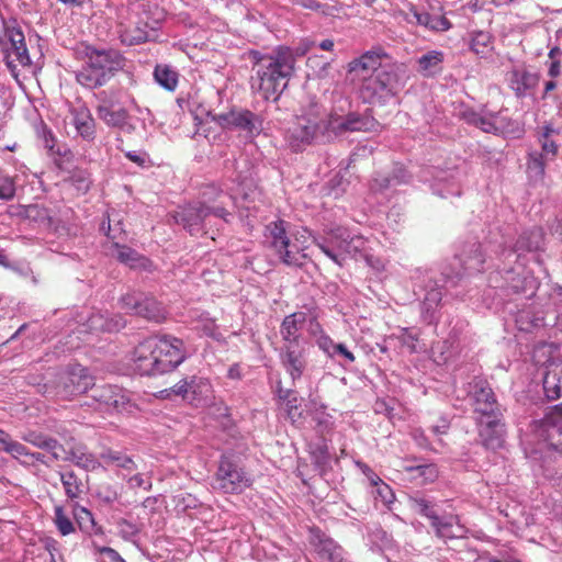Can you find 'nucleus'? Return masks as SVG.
Returning <instances> with one entry per match:
<instances>
[{"label":"nucleus","instance_id":"obj_19","mask_svg":"<svg viewBox=\"0 0 562 562\" xmlns=\"http://www.w3.org/2000/svg\"><path fill=\"white\" fill-rule=\"evenodd\" d=\"M212 386L207 379L202 376L192 375L184 378L176 383L170 390H164L162 393H173L175 395L181 396L183 400H188L190 403L195 405L203 401H206L211 395Z\"/></svg>","mask_w":562,"mask_h":562},{"label":"nucleus","instance_id":"obj_30","mask_svg":"<svg viewBox=\"0 0 562 562\" xmlns=\"http://www.w3.org/2000/svg\"><path fill=\"white\" fill-rule=\"evenodd\" d=\"M437 537L441 539L462 538L467 529L460 524V519L456 515L439 516L431 525Z\"/></svg>","mask_w":562,"mask_h":562},{"label":"nucleus","instance_id":"obj_11","mask_svg":"<svg viewBox=\"0 0 562 562\" xmlns=\"http://www.w3.org/2000/svg\"><path fill=\"white\" fill-rule=\"evenodd\" d=\"M120 306L131 315L139 316L154 323H161L167 317L165 306L154 296L144 292H127L121 296Z\"/></svg>","mask_w":562,"mask_h":562},{"label":"nucleus","instance_id":"obj_35","mask_svg":"<svg viewBox=\"0 0 562 562\" xmlns=\"http://www.w3.org/2000/svg\"><path fill=\"white\" fill-rule=\"evenodd\" d=\"M112 255L122 263L130 266L131 268L147 269L149 260L138 254L135 249L120 245L119 243L113 244Z\"/></svg>","mask_w":562,"mask_h":562},{"label":"nucleus","instance_id":"obj_23","mask_svg":"<svg viewBox=\"0 0 562 562\" xmlns=\"http://www.w3.org/2000/svg\"><path fill=\"white\" fill-rule=\"evenodd\" d=\"M280 357L283 367L292 380L300 379L306 368L304 350L297 344L285 345Z\"/></svg>","mask_w":562,"mask_h":562},{"label":"nucleus","instance_id":"obj_17","mask_svg":"<svg viewBox=\"0 0 562 562\" xmlns=\"http://www.w3.org/2000/svg\"><path fill=\"white\" fill-rule=\"evenodd\" d=\"M475 422L480 442L485 449L496 451L504 447L506 429L502 412L494 416L475 417Z\"/></svg>","mask_w":562,"mask_h":562},{"label":"nucleus","instance_id":"obj_41","mask_svg":"<svg viewBox=\"0 0 562 562\" xmlns=\"http://www.w3.org/2000/svg\"><path fill=\"white\" fill-rule=\"evenodd\" d=\"M154 78L167 91H175L179 81L178 72L169 65H157L154 70Z\"/></svg>","mask_w":562,"mask_h":562},{"label":"nucleus","instance_id":"obj_28","mask_svg":"<svg viewBox=\"0 0 562 562\" xmlns=\"http://www.w3.org/2000/svg\"><path fill=\"white\" fill-rule=\"evenodd\" d=\"M515 121L503 115L502 111H499L498 113L490 114L488 116H481L476 127L485 133L502 136L506 133L513 132L515 130Z\"/></svg>","mask_w":562,"mask_h":562},{"label":"nucleus","instance_id":"obj_22","mask_svg":"<svg viewBox=\"0 0 562 562\" xmlns=\"http://www.w3.org/2000/svg\"><path fill=\"white\" fill-rule=\"evenodd\" d=\"M557 153V143H541V151L531 150L529 153V160L527 165L529 178L532 180L542 179L546 161L552 159Z\"/></svg>","mask_w":562,"mask_h":562},{"label":"nucleus","instance_id":"obj_61","mask_svg":"<svg viewBox=\"0 0 562 562\" xmlns=\"http://www.w3.org/2000/svg\"><path fill=\"white\" fill-rule=\"evenodd\" d=\"M366 239L362 236L358 235H351L349 233V240H348V257L356 256L357 254L364 250L366 247Z\"/></svg>","mask_w":562,"mask_h":562},{"label":"nucleus","instance_id":"obj_58","mask_svg":"<svg viewBox=\"0 0 562 562\" xmlns=\"http://www.w3.org/2000/svg\"><path fill=\"white\" fill-rule=\"evenodd\" d=\"M117 530L124 540H132L139 531L135 524L123 518L117 521Z\"/></svg>","mask_w":562,"mask_h":562},{"label":"nucleus","instance_id":"obj_8","mask_svg":"<svg viewBox=\"0 0 562 562\" xmlns=\"http://www.w3.org/2000/svg\"><path fill=\"white\" fill-rule=\"evenodd\" d=\"M231 214L222 206L211 207L205 204H189L181 207L175 215L178 224L182 225L191 235L206 234L210 217L215 216L228 222Z\"/></svg>","mask_w":562,"mask_h":562},{"label":"nucleus","instance_id":"obj_40","mask_svg":"<svg viewBox=\"0 0 562 562\" xmlns=\"http://www.w3.org/2000/svg\"><path fill=\"white\" fill-rule=\"evenodd\" d=\"M0 451L9 453L12 458L21 462V458L27 460L30 450L21 442L13 440L8 432L1 429Z\"/></svg>","mask_w":562,"mask_h":562},{"label":"nucleus","instance_id":"obj_54","mask_svg":"<svg viewBox=\"0 0 562 562\" xmlns=\"http://www.w3.org/2000/svg\"><path fill=\"white\" fill-rule=\"evenodd\" d=\"M543 390L546 396L550 401H555L561 397V387L559 385V379L555 373H547L543 379Z\"/></svg>","mask_w":562,"mask_h":562},{"label":"nucleus","instance_id":"obj_21","mask_svg":"<svg viewBox=\"0 0 562 562\" xmlns=\"http://www.w3.org/2000/svg\"><path fill=\"white\" fill-rule=\"evenodd\" d=\"M312 544L318 557L327 562H349L345 550L335 540L317 532L313 536Z\"/></svg>","mask_w":562,"mask_h":562},{"label":"nucleus","instance_id":"obj_47","mask_svg":"<svg viewBox=\"0 0 562 562\" xmlns=\"http://www.w3.org/2000/svg\"><path fill=\"white\" fill-rule=\"evenodd\" d=\"M48 155L59 169H66L70 162L72 154L66 143H52L47 148Z\"/></svg>","mask_w":562,"mask_h":562},{"label":"nucleus","instance_id":"obj_9","mask_svg":"<svg viewBox=\"0 0 562 562\" xmlns=\"http://www.w3.org/2000/svg\"><path fill=\"white\" fill-rule=\"evenodd\" d=\"M213 121L223 130L236 131L249 138L260 136L263 131V117L248 109H231L226 113L213 116Z\"/></svg>","mask_w":562,"mask_h":562},{"label":"nucleus","instance_id":"obj_37","mask_svg":"<svg viewBox=\"0 0 562 562\" xmlns=\"http://www.w3.org/2000/svg\"><path fill=\"white\" fill-rule=\"evenodd\" d=\"M419 333L409 328H401L398 334H392L386 337L384 342L395 345L398 342L400 347L406 348L411 353L418 351Z\"/></svg>","mask_w":562,"mask_h":562},{"label":"nucleus","instance_id":"obj_25","mask_svg":"<svg viewBox=\"0 0 562 562\" xmlns=\"http://www.w3.org/2000/svg\"><path fill=\"white\" fill-rule=\"evenodd\" d=\"M147 27V22L139 16L131 18L126 23L120 24V38L122 43L131 46L144 43L148 38Z\"/></svg>","mask_w":562,"mask_h":562},{"label":"nucleus","instance_id":"obj_45","mask_svg":"<svg viewBox=\"0 0 562 562\" xmlns=\"http://www.w3.org/2000/svg\"><path fill=\"white\" fill-rule=\"evenodd\" d=\"M409 177L403 168H398L392 178L385 176H376L372 179L370 188L373 191L386 189L393 184H402L408 182Z\"/></svg>","mask_w":562,"mask_h":562},{"label":"nucleus","instance_id":"obj_55","mask_svg":"<svg viewBox=\"0 0 562 562\" xmlns=\"http://www.w3.org/2000/svg\"><path fill=\"white\" fill-rule=\"evenodd\" d=\"M445 179H439L435 186H434V192L442 198H448V196H459L461 194V190H460V187L457 182L454 181H445V184H442L441 182H443Z\"/></svg>","mask_w":562,"mask_h":562},{"label":"nucleus","instance_id":"obj_27","mask_svg":"<svg viewBox=\"0 0 562 562\" xmlns=\"http://www.w3.org/2000/svg\"><path fill=\"white\" fill-rule=\"evenodd\" d=\"M69 124L75 127L77 135L82 138L91 137L94 134V120L85 105L80 104L70 110Z\"/></svg>","mask_w":562,"mask_h":562},{"label":"nucleus","instance_id":"obj_60","mask_svg":"<svg viewBox=\"0 0 562 562\" xmlns=\"http://www.w3.org/2000/svg\"><path fill=\"white\" fill-rule=\"evenodd\" d=\"M316 345L329 358H334V351L338 344L334 342V340L328 335L322 334L316 338Z\"/></svg>","mask_w":562,"mask_h":562},{"label":"nucleus","instance_id":"obj_51","mask_svg":"<svg viewBox=\"0 0 562 562\" xmlns=\"http://www.w3.org/2000/svg\"><path fill=\"white\" fill-rule=\"evenodd\" d=\"M406 471L412 474V477L420 479L422 483L432 482L438 476L437 468L432 463L407 467Z\"/></svg>","mask_w":562,"mask_h":562},{"label":"nucleus","instance_id":"obj_38","mask_svg":"<svg viewBox=\"0 0 562 562\" xmlns=\"http://www.w3.org/2000/svg\"><path fill=\"white\" fill-rule=\"evenodd\" d=\"M100 458L106 467L114 465L127 471L136 470L134 460L122 451L106 449L100 454Z\"/></svg>","mask_w":562,"mask_h":562},{"label":"nucleus","instance_id":"obj_12","mask_svg":"<svg viewBox=\"0 0 562 562\" xmlns=\"http://www.w3.org/2000/svg\"><path fill=\"white\" fill-rule=\"evenodd\" d=\"M93 385V376L89 374L87 368L78 363L70 364L66 371L60 374L54 395L60 400L70 401L86 393Z\"/></svg>","mask_w":562,"mask_h":562},{"label":"nucleus","instance_id":"obj_44","mask_svg":"<svg viewBox=\"0 0 562 562\" xmlns=\"http://www.w3.org/2000/svg\"><path fill=\"white\" fill-rule=\"evenodd\" d=\"M324 128L316 121V119L310 116H300L296 121V134L300 137V140H308L310 138H315L318 136L319 131Z\"/></svg>","mask_w":562,"mask_h":562},{"label":"nucleus","instance_id":"obj_24","mask_svg":"<svg viewBox=\"0 0 562 562\" xmlns=\"http://www.w3.org/2000/svg\"><path fill=\"white\" fill-rule=\"evenodd\" d=\"M456 259L462 268V272H458L457 277L480 272L484 263V257L481 252V245L476 241L463 247Z\"/></svg>","mask_w":562,"mask_h":562},{"label":"nucleus","instance_id":"obj_3","mask_svg":"<svg viewBox=\"0 0 562 562\" xmlns=\"http://www.w3.org/2000/svg\"><path fill=\"white\" fill-rule=\"evenodd\" d=\"M85 64L77 72V81L89 89L104 86L126 64V58L114 48H103L86 45L83 50Z\"/></svg>","mask_w":562,"mask_h":562},{"label":"nucleus","instance_id":"obj_6","mask_svg":"<svg viewBox=\"0 0 562 562\" xmlns=\"http://www.w3.org/2000/svg\"><path fill=\"white\" fill-rule=\"evenodd\" d=\"M0 49L12 76L18 79L19 67L30 69L32 61L26 48L25 37L15 21L4 23L0 32Z\"/></svg>","mask_w":562,"mask_h":562},{"label":"nucleus","instance_id":"obj_14","mask_svg":"<svg viewBox=\"0 0 562 562\" xmlns=\"http://www.w3.org/2000/svg\"><path fill=\"white\" fill-rule=\"evenodd\" d=\"M547 440L557 452L554 462L557 469L551 468L547 460L543 462V474L550 480L562 479V409H557L542 420Z\"/></svg>","mask_w":562,"mask_h":562},{"label":"nucleus","instance_id":"obj_50","mask_svg":"<svg viewBox=\"0 0 562 562\" xmlns=\"http://www.w3.org/2000/svg\"><path fill=\"white\" fill-rule=\"evenodd\" d=\"M60 481L69 498L74 499L80 495L81 482L72 471L60 473Z\"/></svg>","mask_w":562,"mask_h":562},{"label":"nucleus","instance_id":"obj_31","mask_svg":"<svg viewBox=\"0 0 562 562\" xmlns=\"http://www.w3.org/2000/svg\"><path fill=\"white\" fill-rule=\"evenodd\" d=\"M407 20L418 25L425 26L431 31L445 32L451 27L450 21L443 14H429L428 12H419L416 8H411Z\"/></svg>","mask_w":562,"mask_h":562},{"label":"nucleus","instance_id":"obj_5","mask_svg":"<svg viewBox=\"0 0 562 562\" xmlns=\"http://www.w3.org/2000/svg\"><path fill=\"white\" fill-rule=\"evenodd\" d=\"M289 223L278 220L269 223L265 229L267 247L288 267H302L306 259L305 248L299 240H291L288 234Z\"/></svg>","mask_w":562,"mask_h":562},{"label":"nucleus","instance_id":"obj_48","mask_svg":"<svg viewBox=\"0 0 562 562\" xmlns=\"http://www.w3.org/2000/svg\"><path fill=\"white\" fill-rule=\"evenodd\" d=\"M98 114L108 125L121 126L125 123L127 112L124 109H113L110 105H100Z\"/></svg>","mask_w":562,"mask_h":562},{"label":"nucleus","instance_id":"obj_43","mask_svg":"<svg viewBox=\"0 0 562 562\" xmlns=\"http://www.w3.org/2000/svg\"><path fill=\"white\" fill-rule=\"evenodd\" d=\"M350 184V172L348 167L344 170L338 171L327 182L326 190L327 194L335 199L341 196Z\"/></svg>","mask_w":562,"mask_h":562},{"label":"nucleus","instance_id":"obj_2","mask_svg":"<svg viewBox=\"0 0 562 562\" xmlns=\"http://www.w3.org/2000/svg\"><path fill=\"white\" fill-rule=\"evenodd\" d=\"M184 344L181 339L162 336L148 337L132 351L131 363L140 375H157L175 370L186 359Z\"/></svg>","mask_w":562,"mask_h":562},{"label":"nucleus","instance_id":"obj_15","mask_svg":"<svg viewBox=\"0 0 562 562\" xmlns=\"http://www.w3.org/2000/svg\"><path fill=\"white\" fill-rule=\"evenodd\" d=\"M378 127L379 122L372 116L358 115L355 113L348 114L347 116L330 114L324 125L328 137H342L353 132H372L376 131Z\"/></svg>","mask_w":562,"mask_h":562},{"label":"nucleus","instance_id":"obj_52","mask_svg":"<svg viewBox=\"0 0 562 562\" xmlns=\"http://www.w3.org/2000/svg\"><path fill=\"white\" fill-rule=\"evenodd\" d=\"M54 514H55L54 522H55L58 531L63 536H67V535H70L71 532H74V530H75L74 524L70 520V518L65 514L61 506H56Z\"/></svg>","mask_w":562,"mask_h":562},{"label":"nucleus","instance_id":"obj_26","mask_svg":"<svg viewBox=\"0 0 562 562\" xmlns=\"http://www.w3.org/2000/svg\"><path fill=\"white\" fill-rule=\"evenodd\" d=\"M21 438L25 442H29L38 449H43L49 452L52 461H59L61 458V452H65L64 446L57 439L43 432L29 430L24 432Z\"/></svg>","mask_w":562,"mask_h":562},{"label":"nucleus","instance_id":"obj_57","mask_svg":"<svg viewBox=\"0 0 562 562\" xmlns=\"http://www.w3.org/2000/svg\"><path fill=\"white\" fill-rule=\"evenodd\" d=\"M375 490L372 491L375 494V498H380L384 505H389L394 501V494L391 487L382 480L372 485Z\"/></svg>","mask_w":562,"mask_h":562},{"label":"nucleus","instance_id":"obj_16","mask_svg":"<svg viewBox=\"0 0 562 562\" xmlns=\"http://www.w3.org/2000/svg\"><path fill=\"white\" fill-rule=\"evenodd\" d=\"M467 393L475 417L494 416L499 414L501 407L490 383L482 378H474L468 383Z\"/></svg>","mask_w":562,"mask_h":562},{"label":"nucleus","instance_id":"obj_42","mask_svg":"<svg viewBox=\"0 0 562 562\" xmlns=\"http://www.w3.org/2000/svg\"><path fill=\"white\" fill-rule=\"evenodd\" d=\"M470 48L475 55L482 58L491 56L494 48L492 35L483 31L475 32L472 35Z\"/></svg>","mask_w":562,"mask_h":562},{"label":"nucleus","instance_id":"obj_4","mask_svg":"<svg viewBox=\"0 0 562 562\" xmlns=\"http://www.w3.org/2000/svg\"><path fill=\"white\" fill-rule=\"evenodd\" d=\"M543 241L544 234L542 228L533 227L532 229L526 231L520 235L514 249L503 251V256L506 260L510 262L512 257H515V260L518 265L516 268H509L508 270H505V283L501 286L507 288L515 293L526 292L528 289L533 288L535 280L531 277L522 274V272L518 271L517 269L524 266V263H519V260L522 258V252L540 250L543 246Z\"/></svg>","mask_w":562,"mask_h":562},{"label":"nucleus","instance_id":"obj_33","mask_svg":"<svg viewBox=\"0 0 562 562\" xmlns=\"http://www.w3.org/2000/svg\"><path fill=\"white\" fill-rule=\"evenodd\" d=\"M306 321V314L304 312H295L284 317L280 334L286 345L297 344L300 337V330Z\"/></svg>","mask_w":562,"mask_h":562},{"label":"nucleus","instance_id":"obj_63","mask_svg":"<svg viewBox=\"0 0 562 562\" xmlns=\"http://www.w3.org/2000/svg\"><path fill=\"white\" fill-rule=\"evenodd\" d=\"M313 420L316 423V427L319 432L327 431L333 427L331 417L328 414L316 413Z\"/></svg>","mask_w":562,"mask_h":562},{"label":"nucleus","instance_id":"obj_10","mask_svg":"<svg viewBox=\"0 0 562 562\" xmlns=\"http://www.w3.org/2000/svg\"><path fill=\"white\" fill-rule=\"evenodd\" d=\"M359 93L363 102H380L383 98L395 94L398 83L396 66L391 68L384 67L375 72V75H370L359 80Z\"/></svg>","mask_w":562,"mask_h":562},{"label":"nucleus","instance_id":"obj_13","mask_svg":"<svg viewBox=\"0 0 562 562\" xmlns=\"http://www.w3.org/2000/svg\"><path fill=\"white\" fill-rule=\"evenodd\" d=\"M396 66L392 57L382 48L373 47L364 52L360 57L352 59L347 67L351 81L356 82L370 75H375L384 67Z\"/></svg>","mask_w":562,"mask_h":562},{"label":"nucleus","instance_id":"obj_29","mask_svg":"<svg viewBox=\"0 0 562 562\" xmlns=\"http://www.w3.org/2000/svg\"><path fill=\"white\" fill-rule=\"evenodd\" d=\"M59 461H70L86 471H95L102 467L101 461L85 446H75L68 452L65 450Z\"/></svg>","mask_w":562,"mask_h":562},{"label":"nucleus","instance_id":"obj_20","mask_svg":"<svg viewBox=\"0 0 562 562\" xmlns=\"http://www.w3.org/2000/svg\"><path fill=\"white\" fill-rule=\"evenodd\" d=\"M349 231L337 227L329 232L327 237L315 240L316 246L338 266H342L348 257Z\"/></svg>","mask_w":562,"mask_h":562},{"label":"nucleus","instance_id":"obj_1","mask_svg":"<svg viewBox=\"0 0 562 562\" xmlns=\"http://www.w3.org/2000/svg\"><path fill=\"white\" fill-rule=\"evenodd\" d=\"M248 59L251 63V91L266 101H277L294 74V59L290 47L280 45L270 54L251 49L248 52Z\"/></svg>","mask_w":562,"mask_h":562},{"label":"nucleus","instance_id":"obj_49","mask_svg":"<svg viewBox=\"0 0 562 562\" xmlns=\"http://www.w3.org/2000/svg\"><path fill=\"white\" fill-rule=\"evenodd\" d=\"M411 507L422 516L427 517L430 520V525H432L437 518L439 517L435 506L428 499L424 497H411L409 499Z\"/></svg>","mask_w":562,"mask_h":562},{"label":"nucleus","instance_id":"obj_18","mask_svg":"<svg viewBox=\"0 0 562 562\" xmlns=\"http://www.w3.org/2000/svg\"><path fill=\"white\" fill-rule=\"evenodd\" d=\"M92 389L91 398L94 401L95 409L102 412H123L130 404L127 393L116 385H100Z\"/></svg>","mask_w":562,"mask_h":562},{"label":"nucleus","instance_id":"obj_53","mask_svg":"<svg viewBox=\"0 0 562 562\" xmlns=\"http://www.w3.org/2000/svg\"><path fill=\"white\" fill-rule=\"evenodd\" d=\"M516 324L519 330L530 331L532 328L541 327L546 325L543 317H529V313L526 311L520 312L516 317Z\"/></svg>","mask_w":562,"mask_h":562},{"label":"nucleus","instance_id":"obj_39","mask_svg":"<svg viewBox=\"0 0 562 562\" xmlns=\"http://www.w3.org/2000/svg\"><path fill=\"white\" fill-rule=\"evenodd\" d=\"M88 324L90 329L102 331H117L125 326V322L121 316L109 319L101 313L92 314L88 319Z\"/></svg>","mask_w":562,"mask_h":562},{"label":"nucleus","instance_id":"obj_56","mask_svg":"<svg viewBox=\"0 0 562 562\" xmlns=\"http://www.w3.org/2000/svg\"><path fill=\"white\" fill-rule=\"evenodd\" d=\"M70 182L79 193H86L90 186V175L85 170H77L70 177Z\"/></svg>","mask_w":562,"mask_h":562},{"label":"nucleus","instance_id":"obj_46","mask_svg":"<svg viewBox=\"0 0 562 562\" xmlns=\"http://www.w3.org/2000/svg\"><path fill=\"white\" fill-rule=\"evenodd\" d=\"M24 215L27 220L35 222L45 228H50L54 225V220L46 207L36 204L27 205L24 210Z\"/></svg>","mask_w":562,"mask_h":562},{"label":"nucleus","instance_id":"obj_64","mask_svg":"<svg viewBox=\"0 0 562 562\" xmlns=\"http://www.w3.org/2000/svg\"><path fill=\"white\" fill-rule=\"evenodd\" d=\"M201 331L209 337H212L216 340L222 338L221 333L217 330V326L213 319H204L202 321Z\"/></svg>","mask_w":562,"mask_h":562},{"label":"nucleus","instance_id":"obj_62","mask_svg":"<svg viewBox=\"0 0 562 562\" xmlns=\"http://www.w3.org/2000/svg\"><path fill=\"white\" fill-rule=\"evenodd\" d=\"M315 46V42L310 38H303L300 43L294 47H290V52L292 53L294 65L296 64L297 57H303L306 55L313 47Z\"/></svg>","mask_w":562,"mask_h":562},{"label":"nucleus","instance_id":"obj_36","mask_svg":"<svg viewBox=\"0 0 562 562\" xmlns=\"http://www.w3.org/2000/svg\"><path fill=\"white\" fill-rule=\"evenodd\" d=\"M442 300L441 289L431 286L427 290L425 297L422 302V317L427 323H432L436 318V311Z\"/></svg>","mask_w":562,"mask_h":562},{"label":"nucleus","instance_id":"obj_32","mask_svg":"<svg viewBox=\"0 0 562 562\" xmlns=\"http://www.w3.org/2000/svg\"><path fill=\"white\" fill-rule=\"evenodd\" d=\"M540 80L539 75L527 70H514L510 76L509 87L517 98H524L529 91L536 89Z\"/></svg>","mask_w":562,"mask_h":562},{"label":"nucleus","instance_id":"obj_34","mask_svg":"<svg viewBox=\"0 0 562 562\" xmlns=\"http://www.w3.org/2000/svg\"><path fill=\"white\" fill-rule=\"evenodd\" d=\"M445 54L441 50H429L417 59V71L424 77H435L442 71Z\"/></svg>","mask_w":562,"mask_h":562},{"label":"nucleus","instance_id":"obj_59","mask_svg":"<svg viewBox=\"0 0 562 562\" xmlns=\"http://www.w3.org/2000/svg\"><path fill=\"white\" fill-rule=\"evenodd\" d=\"M15 194V184L12 178H0V200H11Z\"/></svg>","mask_w":562,"mask_h":562},{"label":"nucleus","instance_id":"obj_7","mask_svg":"<svg viewBox=\"0 0 562 562\" xmlns=\"http://www.w3.org/2000/svg\"><path fill=\"white\" fill-rule=\"evenodd\" d=\"M251 475L228 456H222L213 479V488L225 494H239L252 485Z\"/></svg>","mask_w":562,"mask_h":562}]
</instances>
